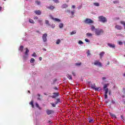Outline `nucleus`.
Instances as JSON below:
<instances>
[{"label":"nucleus","instance_id":"nucleus-1","mask_svg":"<svg viewBox=\"0 0 125 125\" xmlns=\"http://www.w3.org/2000/svg\"><path fill=\"white\" fill-rule=\"evenodd\" d=\"M104 33V30L100 28H96L95 31L96 36H101Z\"/></svg>","mask_w":125,"mask_h":125},{"label":"nucleus","instance_id":"nucleus-2","mask_svg":"<svg viewBox=\"0 0 125 125\" xmlns=\"http://www.w3.org/2000/svg\"><path fill=\"white\" fill-rule=\"evenodd\" d=\"M99 21L102 23H105L107 22V18L103 16H100L98 17Z\"/></svg>","mask_w":125,"mask_h":125},{"label":"nucleus","instance_id":"nucleus-3","mask_svg":"<svg viewBox=\"0 0 125 125\" xmlns=\"http://www.w3.org/2000/svg\"><path fill=\"white\" fill-rule=\"evenodd\" d=\"M91 88H92V89H93L94 90H95V91H99L101 90V88L100 87H96V85H95V83L91 84Z\"/></svg>","mask_w":125,"mask_h":125},{"label":"nucleus","instance_id":"nucleus-4","mask_svg":"<svg viewBox=\"0 0 125 125\" xmlns=\"http://www.w3.org/2000/svg\"><path fill=\"white\" fill-rule=\"evenodd\" d=\"M84 22L85 24H93V21L90 19H86Z\"/></svg>","mask_w":125,"mask_h":125},{"label":"nucleus","instance_id":"nucleus-5","mask_svg":"<svg viewBox=\"0 0 125 125\" xmlns=\"http://www.w3.org/2000/svg\"><path fill=\"white\" fill-rule=\"evenodd\" d=\"M94 65L99 66V67H102V63H101L99 61H95L94 62Z\"/></svg>","mask_w":125,"mask_h":125},{"label":"nucleus","instance_id":"nucleus-6","mask_svg":"<svg viewBox=\"0 0 125 125\" xmlns=\"http://www.w3.org/2000/svg\"><path fill=\"white\" fill-rule=\"evenodd\" d=\"M107 87L108 84H105L104 85V89L105 94L106 95L108 94V91H109V89H108V88H107Z\"/></svg>","mask_w":125,"mask_h":125},{"label":"nucleus","instance_id":"nucleus-7","mask_svg":"<svg viewBox=\"0 0 125 125\" xmlns=\"http://www.w3.org/2000/svg\"><path fill=\"white\" fill-rule=\"evenodd\" d=\"M46 37H47V34L45 33L42 35V38L44 42H46L47 41V39L46 38Z\"/></svg>","mask_w":125,"mask_h":125},{"label":"nucleus","instance_id":"nucleus-8","mask_svg":"<svg viewBox=\"0 0 125 125\" xmlns=\"http://www.w3.org/2000/svg\"><path fill=\"white\" fill-rule=\"evenodd\" d=\"M59 94H60L59 92H54L51 97L52 98H56V97H58V96H59Z\"/></svg>","mask_w":125,"mask_h":125},{"label":"nucleus","instance_id":"nucleus-9","mask_svg":"<svg viewBox=\"0 0 125 125\" xmlns=\"http://www.w3.org/2000/svg\"><path fill=\"white\" fill-rule=\"evenodd\" d=\"M46 112L48 115H51V114H54V110H49V109H47L46 110Z\"/></svg>","mask_w":125,"mask_h":125},{"label":"nucleus","instance_id":"nucleus-10","mask_svg":"<svg viewBox=\"0 0 125 125\" xmlns=\"http://www.w3.org/2000/svg\"><path fill=\"white\" fill-rule=\"evenodd\" d=\"M107 45L109 46V47H111V48H115L116 46L115 45V44H111V43H107Z\"/></svg>","mask_w":125,"mask_h":125},{"label":"nucleus","instance_id":"nucleus-11","mask_svg":"<svg viewBox=\"0 0 125 125\" xmlns=\"http://www.w3.org/2000/svg\"><path fill=\"white\" fill-rule=\"evenodd\" d=\"M34 13L37 14V15H41L42 14V12L40 10H36Z\"/></svg>","mask_w":125,"mask_h":125},{"label":"nucleus","instance_id":"nucleus-12","mask_svg":"<svg viewBox=\"0 0 125 125\" xmlns=\"http://www.w3.org/2000/svg\"><path fill=\"white\" fill-rule=\"evenodd\" d=\"M116 29H117V30H122L123 29V27L121 25H117L115 26Z\"/></svg>","mask_w":125,"mask_h":125},{"label":"nucleus","instance_id":"nucleus-13","mask_svg":"<svg viewBox=\"0 0 125 125\" xmlns=\"http://www.w3.org/2000/svg\"><path fill=\"white\" fill-rule=\"evenodd\" d=\"M104 54H105V52H102L100 53L99 55L100 56L101 59H102V57H103Z\"/></svg>","mask_w":125,"mask_h":125},{"label":"nucleus","instance_id":"nucleus-14","mask_svg":"<svg viewBox=\"0 0 125 125\" xmlns=\"http://www.w3.org/2000/svg\"><path fill=\"white\" fill-rule=\"evenodd\" d=\"M109 115H110V116H111V117H112V118H114V119H117V116H116V115H115L111 112H109Z\"/></svg>","mask_w":125,"mask_h":125},{"label":"nucleus","instance_id":"nucleus-15","mask_svg":"<svg viewBox=\"0 0 125 125\" xmlns=\"http://www.w3.org/2000/svg\"><path fill=\"white\" fill-rule=\"evenodd\" d=\"M52 19L53 20H54L56 22H61V20H60V19H57V18H54L53 17H52Z\"/></svg>","mask_w":125,"mask_h":125},{"label":"nucleus","instance_id":"nucleus-16","mask_svg":"<svg viewBox=\"0 0 125 125\" xmlns=\"http://www.w3.org/2000/svg\"><path fill=\"white\" fill-rule=\"evenodd\" d=\"M56 100V101L55 102V104H56V105L57 104H58V103H60V102H61V101L59 98L57 99Z\"/></svg>","mask_w":125,"mask_h":125},{"label":"nucleus","instance_id":"nucleus-17","mask_svg":"<svg viewBox=\"0 0 125 125\" xmlns=\"http://www.w3.org/2000/svg\"><path fill=\"white\" fill-rule=\"evenodd\" d=\"M28 53H29V49H28V48H26L25 52V55H26V56H28Z\"/></svg>","mask_w":125,"mask_h":125},{"label":"nucleus","instance_id":"nucleus-18","mask_svg":"<svg viewBox=\"0 0 125 125\" xmlns=\"http://www.w3.org/2000/svg\"><path fill=\"white\" fill-rule=\"evenodd\" d=\"M67 7H68V5H67V4H63L62 6V8H67Z\"/></svg>","mask_w":125,"mask_h":125},{"label":"nucleus","instance_id":"nucleus-19","mask_svg":"<svg viewBox=\"0 0 125 125\" xmlns=\"http://www.w3.org/2000/svg\"><path fill=\"white\" fill-rule=\"evenodd\" d=\"M23 49H24V46H23V45H21L19 48V50L22 52Z\"/></svg>","mask_w":125,"mask_h":125},{"label":"nucleus","instance_id":"nucleus-20","mask_svg":"<svg viewBox=\"0 0 125 125\" xmlns=\"http://www.w3.org/2000/svg\"><path fill=\"white\" fill-rule=\"evenodd\" d=\"M95 29H96V28H95V26H94V25H92L91 26V31H94V30L95 31Z\"/></svg>","mask_w":125,"mask_h":125},{"label":"nucleus","instance_id":"nucleus-21","mask_svg":"<svg viewBox=\"0 0 125 125\" xmlns=\"http://www.w3.org/2000/svg\"><path fill=\"white\" fill-rule=\"evenodd\" d=\"M94 123V119H89V124H92Z\"/></svg>","mask_w":125,"mask_h":125},{"label":"nucleus","instance_id":"nucleus-22","mask_svg":"<svg viewBox=\"0 0 125 125\" xmlns=\"http://www.w3.org/2000/svg\"><path fill=\"white\" fill-rule=\"evenodd\" d=\"M47 8H48L49 9L52 10V9H54L55 7L54 6L51 5L50 6L47 7Z\"/></svg>","mask_w":125,"mask_h":125},{"label":"nucleus","instance_id":"nucleus-23","mask_svg":"<svg viewBox=\"0 0 125 125\" xmlns=\"http://www.w3.org/2000/svg\"><path fill=\"white\" fill-rule=\"evenodd\" d=\"M63 27H64V24L63 23H60L59 28H60V29H62V28H63Z\"/></svg>","mask_w":125,"mask_h":125},{"label":"nucleus","instance_id":"nucleus-24","mask_svg":"<svg viewBox=\"0 0 125 125\" xmlns=\"http://www.w3.org/2000/svg\"><path fill=\"white\" fill-rule=\"evenodd\" d=\"M30 105H31L32 107L34 108V102L33 101H31V102L29 103Z\"/></svg>","mask_w":125,"mask_h":125},{"label":"nucleus","instance_id":"nucleus-25","mask_svg":"<svg viewBox=\"0 0 125 125\" xmlns=\"http://www.w3.org/2000/svg\"><path fill=\"white\" fill-rule=\"evenodd\" d=\"M86 35L87 37H92V34L90 33H87Z\"/></svg>","mask_w":125,"mask_h":125},{"label":"nucleus","instance_id":"nucleus-26","mask_svg":"<svg viewBox=\"0 0 125 125\" xmlns=\"http://www.w3.org/2000/svg\"><path fill=\"white\" fill-rule=\"evenodd\" d=\"M45 24L48 25V26H50V24L49 23V21H48V20H45Z\"/></svg>","mask_w":125,"mask_h":125},{"label":"nucleus","instance_id":"nucleus-27","mask_svg":"<svg viewBox=\"0 0 125 125\" xmlns=\"http://www.w3.org/2000/svg\"><path fill=\"white\" fill-rule=\"evenodd\" d=\"M60 42H61V40H60V39H58V40H57L56 43L57 44H59V43H60Z\"/></svg>","mask_w":125,"mask_h":125},{"label":"nucleus","instance_id":"nucleus-28","mask_svg":"<svg viewBox=\"0 0 125 125\" xmlns=\"http://www.w3.org/2000/svg\"><path fill=\"white\" fill-rule=\"evenodd\" d=\"M67 77L68 78V79H69V80H72V76L67 74Z\"/></svg>","mask_w":125,"mask_h":125},{"label":"nucleus","instance_id":"nucleus-29","mask_svg":"<svg viewBox=\"0 0 125 125\" xmlns=\"http://www.w3.org/2000/svg\"><path fill=\"white\" fill-rule=\"evenodd\" d=\"M51 105H52V107H56V104L53 103H50Z\"/></svg>","mask_w":125,"mask_h":125},{"label":"nucleus","instance_id":"nucleus-30","mask_svg":"<svg viewBox=\"0 0 125 125\" xmlns=\"http://www.w3.org/2000/svg\"><path fill=\"white\" fill-rule=\"evenodd\" d=\"M35 62V59L31 58L30 60V63H34Z\"/></svg>","mask_w":125,"mask_h":125},{"label":"nucleus","instance_id":"nucleus-31","mask_svg":"<svg viewBox=\"0 0 125 125\" xmlns=\"http://www.w3.org/2000/svg\"><path fill=\"white\" fill-rule=\"evenodd\" d=\"M76 33H77V31H76V30H74L71 32V35H74V34H76Z\"/></svg>","mask_w":125,"mask_h":125},{"label":"nucleus","instance_id":"nucleus-32","mask_svg":"<svg viewBox=\"0 0 125 125\" xmlns=\"http://www.w3.org/2000/svg\"><path fill=\"white\" fill-rule=\"evenodd\" d=\"M35 3H36V4H37L38 5H40L41 4V1H36Z\"/></svg>","mask_w":125,"mask_h":125},{"label":"nucleus","instance_id":"nucleus-33","mask_svg":"<svg viewBox=\"0 0 125 125\" xmlns=\"http://www.w3.org/2000/svg\"><path fill=\"white\" fill-rule=\"evenodd\" d=\"M120 3V1L119 0L113 1V3H114V4H118V3Z\"/></svg>","mask_w":125,"mask_h":125},{"label":"nucleus","instance_id":"nucleus-34","mask_svg":"<svg viewBox=\"0 0 125 125\" xmlns=\"http://www.w3.org/2000/svg\"><path fill=\"white\" fill-rule=\"evenodd\" d=\"M121 24H122V25H123L124 26V27L125 26V21H121L120 22Z\"/></svg>","mask_w":125,"mask_h":125},{"label":"nucleus","instance_id":"nucleus-35","mask_svg":"<svg viewBox=\"0 0 125 125\" xmlns=\"http://www.w3.org/2000/svg\"><path fill=\"white\" fill-rule=\"evenodd\" d=\"M94 5H95V6H99L100 5L99 3H94Z\"/></svg>","mask_w":125,"mask_h":125},{"label":"nucleus","instance_id":"nucleus-36","mask_svg":"<svg viewBox=\"0 0 125 125\" xmlns=\"http://www.w3.org/2000/svg\"><path fill=\"white\" fill-rule=\"evenodd\" d=\"M78 43H79V44H83V41L80 40V41H79Z\"/></svg>","mask_w":125,"mask_h":125},{"label":"nucleus","instance_id":"nucleus-37","mask_svg":"<svg viewBox=\"0 0 125 125\" xmlns=\"http://www.w3.org/2000/svg\"><path fill=\"white\" fill-rule=\"evenodd\" d=\"M56 3H59V1L58 0H52Z\"/></svg>","mask_w":125,"mask_h":125},{"label":"nucleus","instance_id":"nucleus-38","mask_svg":"<svg viewBox=\"0 0 125 125\" xmlns=\"http://www.w3.org/2000/svg\"><path fill=\"white\" fill-rule=\"evenodd\" d=\"M29 22L32 23H34V21H33V20H32V19H29Z\"/></svg>","mask_w":125,"mask_h":125},{"label":"nucleus","instance_id":"nucleus-39","mask_svg":"<svg viewBox=\"0 0 125 125\" xmlns=\"http://www.w3.org/2000/svg\"><path fill=\"white\" fill-rule=\"evenodd\" d=\"M38 96L39 97V98H38V100H41V98H40L41 97V95L40 94H38Z\"/></svg>","mask_w":125,"mask_h":125},{"label":"nucleus","instance_id":"nucleus-40","mask_svg":"<svg viewBox=\"0 0 125 125\" xmlns=\"http://www.w3.org/2000/svg\"><path fill=\"white\" fill-rule=\"evenodd\" d=\"M87 56H88L89 55H90V51L89 50H88L87 51Z\"/></svg>","mask_w":125,"mask_h":125},{"label":"nucleus","instance_id":"nucleus-41","mask_svg":"<svg viewBox=\"0 0 125 125\" xmlns=\"http://www.w3.org/2000/svg\"><path fill=\"white\" fill-rule=\"evenodd\" d=\"M118 44L120 45H123V42H121V41H119L118 42Z\"/></svg>","mask_w":125,"mask_h":125},{"label":"nucleus","instance_id":"nucleus-42","mask_svg":"<svg viewBox=\"0 0 125 125\" xmlns=\"http://www.w3.org/2000/svg\"><path fill=\"white\" fill-rule=\"evenodd\" d=\"M111 103H112V104H116V102H115V101L112 100L111 101Z\"/></svg>","mask_w":125,"mask_h":125},{"label":"nucleus","instance_id":"nucleus-43","mask_svg":"<svg viewBox=\"0 0 125 125\" xmlns=\"http://www.w3.org/2000/svg\"><path fill=\"white\" fill-rule=\"evenodd\" d=\"M108 98V95L104 94V99Z\"/></svg>","mask_w":125,"mask_h":125},{"label":"nucleus","instance_id":"nucleus-44","mask_svg":"<svg viewBox=\"0 0 125 125\" xmlns=\"http://www.w3.org/2000/svg\"><path fill=\"white\" fill-rule=\"evenodd\" d=\"M75 14V10L72 11H71V14L73 16V15H74V14Z\"/></svg>","mask_w":125,"mask_h":125},{"label":"nucleus","instance_id":"nucleus-45","mask_svg":"<svg viewBox=\"0 0 125 125\" xmlns=\"http://www.w3.org/2000/svg\"><path fill=\"white\" fill-rule=\"evenodd\" d=\"M36 106L37 108H40V106L39 105V104H38V103H36Z\"/></svg>","mask_w":125,"mask_h":125},{"label":"nucleus","instance_id":"nucleus-46","mask_svg":"<svg viewBox=\"0 0 125 125\" xmlns=\"http://www.w3.org/2000/svg\"><path fill=\"white\" fill-rule=\"evenodd\" d=\"M121 117L122 121H124V120H125V118H124V116H123V115H121Z\"/></svg>","mask_w":125,"mask_h":125},{"label":"nucleus","instance_id":"nucleus-47","mask_svg":"<svg viewBox=\"0 0 125 125\" xmlns=\"http://www.w3.org/2000/svg\"><path fill=\"white\" fill-rule=\"evenodd\" d=\"M85 41L86 42H89V41L88 39H85Z\"/></svg>","mask_w":125,"mask_h":125},{"label":"nucleus","instance_id":"nucleus-48","mask_svg":"<svg viewBox=\"0 0 125 125\" xmlns=\"http://www.w3.org/2000/svg\"><path fill=\"white\" fill-rule=\"evenodd\" d=\"M52 28L53 29H54V28H55V24H52Z\"/></svg>","mask_w":125,"mask_h":125},{"label":"nucleus","instance_id":"nucleus-49","mask_svg":"<svg viewBox=\"0 0 125 125\" xmlns=\"http://www.w3.org/2000/svg\"><path fill=\"white\" fill-rule=\"evenodd\" d=\"M32 56H33L34 57H36L37 56V55H36V53H34L32 55Z\"/></svg>","mask_w":125,"mask_h":125},{"label":"nucleus","instance_id":"nucleus-50","mask_svg":"<svg viewBox=\"0 0 125 125\" xmlns=\"http://www.w3.org/2000/svg\"><path fill=\"white\" fill-rule=\"evenodd\" d=\"M77 66H80V65H82V63H76Z\"/></svg>","mask_w":125,"mask_h":125},{"label":"nucleus","instance_id":"nucleus-51","mask_svg":"<svg viewBox=\"0 0 125 125\" xmlns=\"http://www.w3.org/2000/svg\"><path fill=\"white\" fill-rule=\"evenodd\" d=\"M39 60H40V61H42V57H40L39 58Z\"/></svg>","mask_w":125,"mask_h":125},{"label":"nucleus","instance_id":"nucleus-52","mask_svg":"<svg viewBox=\"0 0 125 125\" xmlns=\"http://www.w3.org/2000/svg\"><path fill=\"white\" fill-rule=\"evenodd\" d=\"M54 89H55V90H58L57 87H54Z\"/></svg>","mask_w":125,"mask_h":125},{"label":"nucleus","instance_id":"nucleus-53","mask_svg":"<svg viewBox=\"0 0 125 125\" xmlns=\"http://www.w3.org/2000/svg\"><path fill=\"white\" fill-rule=\"evenodd\" d=\"M72 75H73V76H76V73L74 72H72Z\"/></svg>","mask_w":125,"mask_h":125},{"label":"nucleus","instance_id":"nucleus-54","mask_svg":"<svg viewBox=\"0 0 125 125\" xmlns=\"http://www.w3.org/2000/svg\"><path fill=\"white\" fill-rule=\"evenodd\" d=\"M75 7H76V6H75V5H73L72 6V8H75Z\"/></svg>","mask_w":125,"mask_h":125},{"label":"nucleus","instance_id":"nucleus-55","mask_svg":"<svg viewBox=\"0 0 125 125\" xmlns=\"http://www.w3.org/2000/svg\"><path fill=\"white\" fill-rule=\"evenodd\" d=\"M82 8V6H80L79 7H78V9H81Z\"/></svg>","mask_w":125,"mask_h":125},{"label":"nucleus","instance_id":"nucleus-56","mask_svg":"<svg viewBox=\"0 0 125 125\" xmlns=\"http://www.w3.org/2000/svg\"><path fill=\"white\" fill-rule=\"evenodd\" d=\"M57 81V80H56V79L54 80H53V83H55Z\"/></svg>","mask_w":125,"mask_h":125},{"label":"nucleus","instance_id":"nucleus-57","mask_svg":"<svg viewBox=\"0 0 125 125\" xmlns=\"http://www.w3.org/2000/svg\"><path fill=\"white\" fill-rule=\"evenodd\" d=\"M39 19V18H38V17H34V19L37 20V19Z\"/></svg>","mask_w":125,"mask_h":125},{"label":"nucleus","instance_id":"nucleus-58","mask_svg":"<svg viewBox=\"0 0 125 125\" xmlns=\"http://www.w3.org/2000/svg\"><path fill=\"white\" fill-rule=\"evenodd\" d=\"M102 80H103L104 81V80H106V78L105 77H103L102 78Z\"/></svg>","mask_w":125,"mask_h":125},{"label":"nucleus","instance_id":"nucleus-59","mask_svg":"<svg viewBox=\"0 0 125 125\" xmlns=\"http://www.w3.org/2000/svg\"><path fill=\"white\" fill-rule=\"evenodd\" d=\"M42 49L44 50V51H46V49L43 48Z\"/></svg>","mask_w":125,"mask_h":125},{"label":"nucleus","instance_id":"nucleus-60","mask_svg":"<svg viewBox=\"0 0 125 125\" xmlns=\"http://www.w3.org/2000/svg\"><path fill=\"white\" fill-rule=\"evenodd\" d=\"M48 123H49V124H52V122H51V121H48Z\"/></svg>","mask_w":125,"mask_h":125},{"label":"nucleus","instance_id":"nucleus-61","mask_svg":"<svg viewBox=\"0 0 125 125\" xmlns=\"http://www.w3.org/2000/svg\"><path fill=\"white\" fill-rule=\"evenodd\" d=\"M1 9H2V8L0 6V10H1Z\"/></svg>","mask_w":125,"mask_h":125},{"label":"nucleus","instance_id":"nucleus-62","mask_svg":"<svg viewBox=\"0 0 125 125\" xmlns=\"http://www.w3.org/2000/svg\"><path fill=\"white\" fill-rule=\"evenodd\" d=\"M36 32H37V33H40V31L38 30H37Z\"/></svg>","mask_w":125,"mask_h":125},{"label":"nucleus","instance_id":"nucleus-63","mask_svg":"<svg viewBox=\"0 0 125 125\" xmlns=\"http://www.w3.org/2000/svg\"><path fill=\"white\" fill-rule=\"evenodd\" d=\"M108 93H109V95H110L111 94V92L109 91V92H108Z\"/></svg>","mask_w":125,"mask_h":125},{"label":"nucleus","instance_id":"nucleus-64","mask_svg":"<svg viewBox=\"0 0 125 125\" xmlns=\"http://www.w3.org/2000/svg\"><path fill=\"white\" fill-rule=\"evenodd\" d=\"M44 95H46V93H44Z\"/></svg>","mask_w":125,"mask_h":125}]
</instances>
